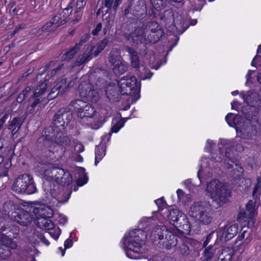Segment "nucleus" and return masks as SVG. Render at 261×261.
<instances>
[{
    "label": "nucleus",
    "instance_id": "nucleus-54",
    "mask_svg": "<svg viewBox=\"0 0 261 261\" xmlns=\"http://www.w3.org/2000/svg\"><path fill=\"white\" fill-rule=\"evenodd\" d=\"M90 35L89 34H84L81 38L80 41L79 43H76L75 45H77V47L80 48L84 45V44L86 43L89 39H90Z\"/></svg>",
    "mask_w": 261,
    "mask_h": 261
},
{
    "label": "nucleus",
    "instance_id": "nucleus-64",
    "mask_svg": "<svg viewBox=\"0 0 261 261\" xmlns=\"http://www.w3.org/2000/svg\"><path fill=\"white\" fill-rule=\"evenodd\" d=\"M61 232V229L58 227L56 229L53 230V231H51L48 233L55 240H57L59 238Z\"/></svg>",
    "mask_w": 261,
    "mask_h": 261
},
{
    "label": "nucleus",
    "instance_id": "nucleus-46",
    "mask_svg": "<svg viewBox=\"0 0 261 261\" xmlns=\"http://www.w3.org/2000/svg\"><path fill=\"white\" fill-rule=\"evenodd\" d=\"M233 254L234 252L232 249L229 248L223 249L221 255V260L231 261Z\"/></svg>",
    "mask_w": 261,
    "mask_h": 261
},
{
    "label": "nucleus",
    "instance_id": "nucleus-19",
    "mask_svg": "<svg viewBox=\"0 0 261 261\" xmlns=\"http://www.w3.org/2000/svg\"><path fill=\"white\" fill-rule=\"evenodd\" d=\"M29 211L20 208L12 220L22 226L29 225L32 220V217L31 215V213H32V207L30 208Z\"/></svg>",
    "mask_w": 261,
    "mask_h": 261
},
{
    "label": "nucleus",
    "instance_id": "nucleus-49",
    "mask_svg": "<svg viewBox=\"0 0 261 261\" xmlns=\"http://www.w3.org/2000/svg\"><path fill=\"white\" fill-rule=\"evenodd\" d=\"M153 74L149 69L147 67H143L142 70L140 71V77L141 80H146L150 79Z\"/></svg>",
    "mask_w": 261,
    "mask_h": 261
},
{
    "label": "nucleus",
    "instance_id": "nucleus-22",
    "mask_svg": "<svg viewBox=\"0 0 261 261\" xmlns=\"http://www.w3.org/2000/svg\"><path fill=\"white\" fill-rule=\"evenodd\" d=\"M132 15L135 17L143 19L147 15V7L144 0L138 1L132 10Z\"/></svg>",
    "mask_w": 261,
    "mask_h": 261
},
{
    "label": "nucleus",
    "instance_id": "nucleus-2",
    "mask_svg": "<svg viewBox=\"0 0 261 261\" xmlns=\"http://www.w3.org/2000/svg\"><path fill=\"white\" fill-rule=\"evenodd\" d=\"M206 191L213 199L212 205L217 208L226 203L231 195V192L218 180L214 179L207 183Z\"/></svg>",
    "mask_w": 261,
    "mask_h": 261
},
{
    "label": "nucleus",
    "instance_id": "nucleus-1",
    "mask_svg": "<svg viewBox=\"0 0 261 261\" xmlns=\"http://www.w3.org/2000/svg\"><path fill=\"white\" fill-rule=\"evenodd\" d=\"M146 239V233L142 229H134L123 238V248L126 256L131 259L140 258Z\"/></svg>",
    "mask_w": 261,
    "mask_h": 261
},
{
    "label": "nucleus",
    "instance_id": "nucleus-21",
    "mask_svg": "<svg viewBox=\"0 0 261 261\" xmlns=\"http://www.w3.org/2000/svg\"><path fill=\"white\" fill-rule=\"evenodd\" d=\"M32 213L36 218H50L54 215L53 210L45 205H39L38 207H32Z\"/></svg>",
    "mask_w": 261,
    "mask_h": 261
},
{
    "label": "nucleus",
    "instance_id": "nucleus-38",
    "mask_svg": "<svg viewBox=\"0 0 261 261\" xmlns=\"http://www.w3.org/2000/svg\"><path fill=\"white\" fill-rule=\"evenodd\" d=\"M30 99H32L33 101H30V104H28L27 111L29 114H32L35 112V108L38 106L40 107V105L43 101L41 97H35L34 94L32 96H31Z\"/></svg>",
    "mask_w": 261,
    "mask_h": 261
},
{
    "label": "nucleus",
    "instance_id": "nucleus-14",
    "mask_svg": "<svg viewBox=\"0 0 261 261\" xmlns=\"http://www.w3.org/2000/svg\"><path fill=\"white\" fill-rule=\"evenodd\" d=\"M124 39L129 42L133 46H138L146 42V34L140 26L135 28L132 32L124 33L122 35Z\"/></svg>",
    "mask_w": 261,
    "mask_h": 261
},
{
    "label": "nucleus",
    "instance_id": "nucleus-16",
    "mask_svg": "<svg viewBox=\"0 0 261 261\" xmlns=\"http://www.w3.org/2000/svg\"><path fill=\"white\" fill-rule=\"evenodd\" d=\"M238 136L244 139H250L256 136L257 133L256 127L248 122H243L240 125L236 130Z\"/></svg>",
    "mask_w": 261,
    "mask_h": 261
},
{
    "label": "nucleus",
    "instance_id": "nucleus-5",
    "mask_svg": "<svg viewBox=\"0 0 261 261\" xmlns=\"http://www.w3.org/2000/svg\"><path fill=\"white\" fill-rule=\"evenodd\" d=\"M118 86L122 95H128L132 97V101H136L140 97V83H138L134 76H126L118 81Z\"/></svg>",
    "mask_w": 261,
    "mask_h": 261
},
{
    "label": "nucleus",
    "instance_id": "nucleus-33",
    "mask_svg": "<svg viewBox=\"0 0 261 261\" xmlns=\"http://www.w3.org/2000/svg\"><path fill=\"white\" fill-rule=\"evenodd\" d=\"M158 16L160 19L165 23V25L174 21L173 12L171 9H167L163 12H159Z\"/></svg>",
    "mask_w": 261,
    "mask_h": 261
},
{
    "label": "nucleus",
    "instance_id": "nucleus-37",
    "mask_svg": "<svg viewBox=\"0 0 261 261\" xmlns=\"http://www.w3.org/2000/svg\"><path fill=\"white\" fill-rule=\"evenodd\" d=\"M215 249L212 244L205 248L203 252V256L201 257L199 261H212L214 257Z\"/></svg>",
    "mask_w": 261,
    "mask_h": 261
},
{
    "label": "nucleus",
    "instance_id": "nucleus-6",
    "mask_svg": "<svg viewBox=\"0 0 261 261\" xmlns=\"http://www.w3.org/2000/svg\"><path fill=\"white\" fill-rule=\"evenodd\" d=\"M12 190L18 194H32L37 191V188L32 175L23 174L19 175L13 181Z\"/></svg>",
    "mask_w": 261,
    "mask_h": 261
},
{
    "label": "nucleus",
    "instance_id": "nucleus-3",
    "mask_svg": "<svg viewBox=\"0 0 261 261\" xmlns=\"http://www.w3.org/2000/svg\"><path fill=\"white\" fill-rule=\"evenodd\" d=\"M42 188L47 196H51L59 203L67 202L72 192L71 187L62 186L51 180L44 181Z\"/></svg>",
    "mask_w": 261,
    "mask_h": 261
},
{
    "label": "nucleus",
    "instance_id": "nucleus-44",
    "mask_svg": "<svg viewBox=\"0 0 261 261\" xmlns=\"http://www.w3.org/2000/svg\"><path fill=\"white\" fill-rule=\"evenodd\" d=\"M122 1V0H105L104 5L107 8H112L114 11L116 12Z\"/></svg>",
    "mask_w": 261,
    "mask_h": 261
},
{
    "label": "nucleus",
    "instance_id": "nucleus-28",
    "mask_svg": "<svg viewBox=\"0 0 261 261\" xmlns=\"http://www.w3.org/2000/svg\"><path fill=\"white\" fill-rule=\"evenodd\" d=\"M244 118L240 115H234L232 113H229L225 117V120L228 125L231 127H234L236 130L242 124Z\"/></svg>",
    "mask_w": 261,
    "mask_h": 261
},
{
    "label": "nucleus",
    "instance_id": "nucleus-39",
    "mask_svg": "<svg viewBox=\"0 0 261 261\" xmlns=\"http://www.w3.org/2000/svg\"><path fill=\"white\" fill-rule=\"evenodd\" d=\"M73 181L72 177L68 170H65V174L62 175L57 184L66 187H69Z\"/></svg>",
    "mask_w": 261,
    "mask_h": 261
},
{
    "label": "nucleus",
    "instance_id": "nucleus-13",
    "mask_svg": "<svg viewBox=\"0 0 261 261\" xmlns=\"http://www.w3.org/2000/svg\"><path fill=\"white\" fill-rule=\"evenodd\" d=\"M218 152H211L213 160L217 162H224L225 165L230 162L234 163L236 162L233 158V153L231 147L222 146L221 143L218 144Z\"/></svg>",
    "mask_w": 261,
    "mask_h": 261
},
{
    "label": "nucleus",
    "instance_id": "nucleus-61",
    "mask_svg": "<svg viewBox=\"0 0 261 261\" xmlns=\"http://www.w3.org/2000/svg\"><path fill=\"white\" fill-rule=\"evenodd\" d=\"M73 1V0H72ZM73 2L69 3L67 7L63 10V17L68 16L72 12Z\"/></svg>",
    "mask_w": 261,
    "mask_h": 261
},
{
    "label": "nucleus",
    "instance_id": "nucleus-51",
    "mask_svg": "<svg viewBox=\"0 0 261 261\" xmlns=\"http://www.w3.org/2000/svg\"><path fill=\"white\" fill-rule=\"evenodd\" d=\"M57 87L55 86L50 90V93L47 95V98L48 99H53L55 98L58 95L62 96L63 94H61V91Z\"/></svg>",
    "mask_w": 261,
    "mask_h": 261
},
{
    "label": "nucleus",
    "instance_id": "nucleus-32",
    "mask_svg": "<svg viewBox=\"0 0 261 261\" xmlns=\"http://www.w3.org/2000/svg\"><path fill=\"white\" fill-rule=\"evenodd\" d=\"M49 218H36L34 223L42 229L52 230L55 227L54 223Z\"/></svg>",
    "mask_w": 261,
    "mask_h": 261
},
{
    "label": "nucleus",
    "instance_id": "nucleus-53",
    "mask_svg": "<svg viewBox=\"0 0 261 261\" xmlns=\"http://www.w3.org/2000/svg\"><path fill=\"white\" fill-rule=\"evenodd\" d=\"M124 124V121L122 119L117 121L111 128V132L117 133Z\"/></svg>",
    "mask_w": 261,
    "mask_h": 261
},
{
    "label": "nucleus",
    "instance_id": "nucleus-55",
    "mask_svg": "<svg viewBox=\"0 0 261 261\" xmlns=\"http://www.w3.org/2000/svg\"><path fill=\"white\" fill-rule=\"evenodd\" d=\"M11 252L8 249H5L0 245V257L3 259H7L10 256Z\"/></svg>",
    "mask_w": 261,
    "mask_h": 261
},
{
    "label": "nucleus",
    "instance_id": "nucleus-58",
    "mask_svg": "<svg viewBox=\"0 0 261 261\" xmlns=\"http://www.w3.org/2000/svg\"><path fill=\"white\" fill-rule=\"evenodd\" d=\"M113 23V20L112 19V17L109 15L107 17H106L105 19L104 24L105 28H103V31H105L106 32L107 29H110L112 27V25Z\"/></svg>",
    "mask_w": 261,
    "mask_h": 261
},
{
    "label": "nucleus",
    "instance_id": "nucleus-20",
    "mask_svg": "<svg viewBox=\"0 0 261 261\" xmlns=\"http://www.w3.org/2000/svg\"><path fill=\"white\" fill-rule=\"evenodd\" d=\"M64 169L60 167H53L44 170V177L46 180H53L55 182L59 181L62 175L65 174Z\"/></svg>",
    "mask_w": 261,
    "mask_h": 261
},
{
    "label": "nucleus",
    "instance_id": "nucleus-60",
    "mask_svg": "<svg viewBox=\"0 0 261 261\" xmlns=\"http://www.w3.org/2000/svg\"><path fill=\"white\" fill-rule=\"evenodd\" d=\"M155 203L158 207V211L163 210V208L166 206V202L164 200L163 197H161L156 200H155Z\"/></svg>",
    "mask_w": 261,
    "mask_h": 261
},
{
    "label": "nucleus",
    "instance_id": "nucleus-9",
    "mask_svg": "<svg viewBox=\"0 0 261 261\" xmlns=\"http://www.w3.org/2000/svg\"><path fill=\"white\" fill-rule=\"evenodd\" d=\"M69 107L73 108L77 117L81 119L92 118L96 113L93 106L81 99L72 100L69 104Z\"/></svg>",
    "mask_w": 261,
    "mask_h": 261
},
{
    "label": "nucleus",
    "instance_id": "nucleus-45",
    "mask_svg": "<svg viewBox=\"0 0 261 261\" xmlns=\"http://www.w3.org/2000/svg\"><path fill=\"white\" fill-rule=\"evenodd\" d=\"M189 3L192 11H200L204 4V0H189Z\"/></svg>",
    "mask_w": 261,
    "mask_h": 261
},
{
    "label": "nucleus",
    "instance_id": "nucleus-17",
    "mask_svg": "<svg viewBox=\"0 0 261 261\" xmlns=\"http://www.w3.org/2000/svg\"><path fill=\"white\" fill-rule=\"evenodd\" d=\"M155 232L161 233L166 236L169 242L171 248L176 246L177 245V237H182L178 234L176 229L172 228L169 230L165 226L158 225L155 227Z\"/></svg>",
    "mask_w": 261,
    "mask_h": 261
},
{
    "label": "nucleus",
    "instance_id": "nucleus-59",
    "mask_svg": "<svg viewBox=\"0 0 261 261\" xmlns=\"http://www.w3.org/2000/svg\"><path fill=\"white\" fill-rule=\"evenodd\" d=\"M159 8L153 7L148 11V16L151 19H154L157 17L158 16V12H160L158 10Z\"/></svg>",
    "mask_w": 261,
    "mask_h": 261
},
{
    "label": "nucleus",
    "instance_id": "nucleus-31",
    "mask_svg": "<svg viewBox=\"0 0 261 261\" xmlns=\"http://www.w3.org/2000/svg\"><path fill=\"white\" fill-rule=\"evenodd\" d=\"M154 238L159 240L156 244L160 249L169 250L171 248L169 242L166 236L159 232H155V229L154 230Z\"/></svg>",
    "mask_w": 261,
    "mask_h": 261
},
{
    "label": "nucleus",
    "instance_id": "nucleus-47",
    "mask_svg": "<svg viewBox=\"0 0 261 261\" xmlns=\"http://www.w3.org/2000/svg\"><path fill=\"white\" fill-rule=\"evenodd\" d=\"M255 202L249 200L246 205V211L249 213L248 215L257 216V211L255 208Z\"/></svg>",
    "mask_w": 261,
    "mask_h": 261
},
{
    "label": "nucleus",
    "instance_id": "nucleus-42",
    "mask_svg": "<svg viewBox=\"0 0 261 261\" xmlns=\"http://www.w3.org/2000/svg\"><path fill=\"white\" fill-rule=\"evenodd\" d=\"M47 89V84L46 81H44L40 84L34 92L35 97H41V96L46 92Z\"/></svg>",
    "mask_w": 261,
    "mask_h": 261
},
{
    "label": "nucleus",
    "instance_id": "nucleus-15",
    "mask_svg": "<svg viewBox=\"0 0 261 261\" xmlns=\"http://www.w3.org/2000/svg\"><path fill=\"white\" fill-rule=\"evenodd\" d=\"M80 95L86 100L95 103L99 99V94L92 88V85L88 82H81L78 86Z\"/></svg>",
    "mask_w": 261,
    "mask_h": 261
},
{
    "label": "nucleus",
    "instance_id": "nucleus-23",
    "mask_svg": "<svg viewBox=\"0 0 261 261\" xmlns=\"http://www.w3.org/2000/svg\"><path fill=\"white\" fill-rule=\"evenodd\" d=\"M106 95L110 101L117 102L120 100L121 94L118 86L109 85L106 88Z\"/></svg>",
    "mask_w": 261,
    "mask_h": 261
},
{
    "label": "nucleus",
    "instance_id": "nucleus-52",
    "mask_svg": "<svg viewBox=\"0 0 261 261\" xmlns=\"http://www.w3.org/2000/svg\"><path fill=\"white\" fill-rule=\"evenodd\" d=\"M217 240H215V232L213 231L207 236L206 239L203 243V247H205L210 242L214 243L215 244Z\"/></svg>",
    "mask_w": 261,
    "mask_h": 261
},
{
    "label": "nucleus",
    "instance_id": "nucleus-35",
    "mask_svg": "<svg viewBox=\"0 0 261 261\" xmlns=\"http://www.w3.org/2000/svg\"><path fill=\"white\" fill-rule=\"evenodd\" d=\"M176 251L179 255L182 256H188L192 252V249L189 246V243L187 241L178 245Z\"/></svg>",
    "mask_w": 261,
    "mask_h": 261
},
{
    "label": "nucleus",
    "instance_id": "nucleus-25",
    "mask_svg": "<svg viewBox=\"0 0 261 261\" xmlns=\"http://www.w3.org/2000/svg\"><path fill=\"white\" fill-rule=\"evenodd\" d=\"M152 7L159 8H165L167 4L170 3L176 7H181L184 4V0H150Z\"/></svg>",
    "mask_w": 261,
    "mask_h": 261
},
{
    "label": "nucleus",
    "instance_id": "nucleus-34",
    "mask_svg": "<svg viewBox=\"0 0 261 261\" xmlns=\"http://www.w3.org/2000/svg\"><path fill=\"white\" fill-rule=\"evenodd\" d=\"M24 120V118H22V117H16L10 122L7 128L10 130H12V134L14 135L16 134L20 128Z\"/></svg>",
    "mask_w": 261,
    "mask_h": 261
},
{
    "label": "nucleus",
    "instance_id": "nucleus-62",
    "mask_svg": "<svg viewBox=\"0 0 261 261\" xmlns=\"http://www.w3.org/2000/svg\"><path fill=\"white\" fill-rule=\"evenodd\" d=\"M6 246L12 249H15L17 248V244L11 239H9L6 241L5 243Z\"/></svg>",
    "mask_w": 261,
    "mask_h": 261
},
{
    "label": "nucleus",
    "instance_id": "nucleus-11",
    "mask_svg": "<svg viewBox=\"0 0 261 261\" xmlns=\"http://www.w3.org/2000/svg\"><path fill=\"white\" fill-rule=\"evenodd\" d=\"M70 107L63 108L59 110L54 115L53 123L57 127L64 129L73 118V110Z\"/></svg>",
    "mask_w": 261,
    "mask_h": 261
},
{
    "label": "nucleus",
    "instance_id": "nucleus-63",
    "mask_svg": "<svg viewBox=\"0 0 261 261\" xmlns=\"http://www.w3.org/2000/svg\"><path fill=\"white\" fill-rule=\"evenodd\" d=\"M82 15V10L76 9L74 12V18L73 20V23H75L79 21L81 19Z\"/></svg>",
    "mask_w": 261,
    "mask_h": 261
},
{
    "label": "nucleus",
    "instance_id": "nucleus-56",
    "mask_svg": "<svg viewBox=\"0 0 261 261\" xmlns=\"http://www.w3.org/2000/svg\"><path fill=\"white\" fill-rule=\"evenodd\" d=\"M251 94V93L248 91L245 94L243 93L242 94V97L244 101L249 105H252V101L253 98Z\"/></svg>",
    "mask_w": 261,
    "mask_h": 261
},
{
    "label": "nucleus",
    "instance_id": "nucleus-50",
    "mask_svg": "<svg viewBox=\"0 0 261 261\" xmlns=\"http://www.w3.org/2000/svg\"><path fill=\"white\" fill-rule=\"evenodd\" d=\"M79 50V48L77 47V45H74L70 50L64 54L65 59L67 60L71 59L75 55Z\"/></svg>",
    "mask_w": 261,
    "mask_h": 261
},
{
    "label": "nucleus",
    "instance_id": "nucleus-30",
    "mask_svg": "<svg viewBox=\"0 0 261 261\" xmlns=\"http://www.w3.org/2000/svg\"><path fill=\"white\" fill-rule=\"evenodd\" d=\"M226 168L228 169H232L231 174L233 178L236 179L239 178L244 173L243 168L236 162L231 164L230 163H226Z\"/></svg>",
    "mask_w": 261,
    "mask_h": 261
},
{
    "label": "nucleus",
    "instance_id": "nucleus-12",
    "mask_svg": "<svg viewBox=\"0 0 261 261\" xmlns=\"http://www.w3.org/2000/svg\"><path fill=\"white\" fill-rule=\"evenodd\" d=\"M238 232V224H226L220 227L217 231V240L226 243L233 238Z\"/></svg>",
    "mask_w": 261,
    "mask_h": 261
},
{
    "label": "nucleus",
    "instance_id": "nucleus-48",
    "mask_svg": "<svg viewBox=\"0 0 261 261\" xmlns=\"http://www.w3.org/2000/svg\"><path fill=\"white\" fill-rule=\"evenodd\" d=\"M67 79H62L56 85V86L61 91V94H63L65 93L67 90Z\"/></svg>",
    "mask_w": 261,
    "mask_h": 261
},
{
    "label": "nucleus",
    "instance_id": "nucleus-41",
    "mask_svg": "<svg viewBox=\"0 0 261 261\" xmlns=\"http://www.w3.org/2000/svg\"><path fill=\"white\" fill-rule=\"evenodd\" d=\"M11 159H9L4 164H0V177L8 176L9 169L11 167Z\"/></svg>",
    "mask_w": 261,
    "mask_h": 261
},
{
    "label": "nucleus",
    "instance_id": "nucleus-4",
    "mask_svg": "<svg viewBox=\"0 0 261 261\" xmlns=\"http://www.w3.org/2000/svg\"><path fill=\"white\" fill-rule=\"evenodd\" d=\"M167 218L170 223L176 229L178 234L188 235L190 233L191 227L190 222L186 216L178 209H171L169 211Z\"/></svg>",
    "mask_w": 261,
    "mask_h": 261
},
{
    "label": "nucleus",
    "instance_id": "nucleus-26",
    "mask_svg": "<svg viewBox=\"0 0 261 261\" xmlns=\"http://www.w3.org/2000/svg\"><path fill=\"white\" fill-rule=\"evenodd\" d=\"M125 50L128 53L132 67L139 71V69L140 68L141 61L137 51L130 46H126Z\"/></svg>",
    "mask_w": 261,
    "mask_h": 261
},
{
    "label": "nucleus",
    "instance_id": "nucleus-24",
    "mask_svg": "<svg viewBox=\"0 0 261 261\" xmlns=\"http://www.w3.org/2000/svg\"><path fill=\"white\" fill-rule=\"evenodd\" d=\"M20 209L18 205L14 203L13 201L9 200L4 203L3 205V212L5 215L11 220L17 214V211Z\"/></svg>",
    "mask_w": 261,
    "mask_h": 261
},
{
    "label": "nucleus",
    "instance_id": "nucleus-40",
    "mask_svg": "<svg viewBox=\"0 0 261 261\" xmlns=\"http://www.w3.org/2000/svg\"><path fill=\"white\" fill-rule=\"evenodd\" d=\"M38 144H43L45 147L47 148V150L45 151V153H47V151L49 152H54V149L51 146L53 144V142L47 138V136H42L40 137L37 140Z\"/></svg>",
    "mask_w": 261,
    "mask_h": 261
},
{
    "label": "nucleus",
    "instance_id": "nucleus-18",
    "mask_svg": "<svg viewBox=\"0 0 261 261\" xmlns=\"http://www.w3.org/2000/svg\"><path fill=\"white\" fill-rule=\"evenodd\" d=\"M164 35V32L162 28L157 29L156 31L150 32L147 35L146 41L143 45L144 48L142 54L145 56L148 53V46L149 44H155Z\"/></svg>",
    "mask_w": 261,
    "mask_h": 261
},
{
    "label": "nucleus",
    "instance_id": "nucleus-36",
    "mask_svg": "<svg viewBox=\"0 0 261 261\" xmlns=\"http://www.w3.org/2000/svg\"><path fill=\"white\" fill-rule=\"evenodd\" d=\"M140 27L143 29L146 34L148 32L149 33L150 32L156 31L157 29L162 28L155 21L143 22L142 26Z\"/></svg>",
    "mask_w": 261,
    "mask_h": 261
},
{
    "label": "nucleus",
    "instance_id": "nucleus-57",
    "mask_svg": "<svg viewBox=\"0 0 261 261\" xmlns=\"http://www.w3.org/2000/svg\"><path fill=\"white\" fill-rule=\"evenodd\" d=\"M34 236H36L40 240L44 243L46 245L48 246L49 245V241L46 239L45 236L40 232L36 231L33 233Z\"/></svg>",
    "mask_w": 261,
    "mask_h": 261
},
{
    "label": "nucleus",
    "instance_id": "nucleus-29",
    "mask_svg": "<svg viewBox=\"0 0 261 261\" xmlns=\"http://www.w3.org/2000/svg\"><path fill=\"white\" fill-rule=\"evenodd\" d=\"M173 23V27L176 28L177 32L180 34L184 32L189 25V21L185 19L181 15L177 16Z\"/></svg>",
    "mask_w": 261,
    "mask_h": 261
},
{
    "label": "nucleus",
    "instance_id": "nucleus-10",
    "mask_svg": "<svg viewBox=\"0 0 261 261\" xmlns=\"http://www.w3.org/2000/svg\"><path fill=\"white\" fill-rule=\"evenodd\" d=\"M109 61L112 66L113 73L117 76L121 75L127 70V63L123 60L118 51L111 50L110 51Z\"/></svg>",
    "mask_w": 261,
    "mask_h": 261
},
{
    "label": "nucleus",
    "instance_id": "nucleus-7",
    "mask_svg": "<svg viewBox=\"0 0 261 261\" xmlns=\"http://www.w3.org/2000/svg\"><path fill=\"white\" fill-rule=\"evenodd\" d=\"M189 214L200 224L208 225L213 219V213L201 202H195L190 207Z\"/></svg>",
    "mask_w": 261,
    "mask_h": 261
},
{
    "label": "nucleus",
    "instance_id": "nucleus-8",
    "mask_svg": "<svg viewBox=\"0 0 261 261\" xmlns=\"http://www.w3.org/2000/svg\"><path fill=\"white\" fill-rule=\"evenodd\" d=\"M109 41L107 38H103L99 41L97 44L96 49L93 52L95 47L93 45H89L88 46L84 53L80 55L78 59L75 62V66H81L84 65L91 60L93 57H97L108 45Z\"/></svg>",
    "mask_w": 261,
    "mask_h": 261
},
{
    "label": "nucleus",
    "instance_id": "nucleus-27",
    "mask_svg": "<svg viewBox=\"0 0 261 261\" xmlns=\"http://www.w3.org/2000/svg\"><path fill=\"white\" fill-rule=\"evenodd\" d=\"M51 160L47 156L46 153L45 154L38 155L36 158L35 167L40 172L44 173L45 169L50 165Z\"/></svg>",
    "mask_w": 261,
    "mask_h": 261
},
{
    "label": "nucleus",
    "instance_id": "nucleus-43",
    "mask_svg": "<svg viewBox=\"0 0 261 261\" xmlns=\"http://www.w3.org/2000/svg\"><path fill=\"white\" fill-rule=\"evenodd\" d=\"M105 148L102 146H97L95 150V165L97 164L105 155Z\"/></svg>",
    "mask_w": 261,
    "mask_h": 261
}]
</instances>
